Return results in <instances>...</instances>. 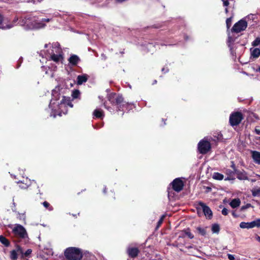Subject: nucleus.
<instances>
[{
	"label": "nucleus",
	"mask_w": 260,
	"mask_h": 260,
	"mask_svg": "<svg viewBox=\"0 0 260 260\" xmlns=\"http://www.w3.org/2000/svg\"><path fill=\"white\" fill-rule=\"evenodd\" d=\"M59 93L58 90L54 89L52 91V99L49 105V108L51 110L50 116L55 117L56 115L61 116V113H67L66 107L69 106L71 108L73 107L70 97L62 96L59 101Z\"/></svg>",
	"instance_id": "f257e3e1"
},
{
	"label": "nucleus",
	"mask_w": 260,
	"mask_h": 260,
	"mask_svg": "<svg viewBox=\"0 0 260 260\" xmlns=\"http://www.w3.org/2000/svg\"><path fill=\"white\" fill-rule=\"evenodd\" d=\"M107 99L112 105V107L109 106L107 102L104 103V106L110 112H114L115 110L117 111H123L124 108H126L128 104L123 101L122 96L115 93H110L108 94Z\"/></svg>",
	"instance_id": "f03ea898"
},
{
	"label": "nucleus",
	"mask_w": 260,
	"mask_h": 260,
	"mask_svg": "<svg viewBox=\"0 0 260 260\" xmlns=\"http://www.w3.org/2000/svg\"><path fill=\"white\" fill-rule=\"evenodd\" d=\"M51 18H44L42 20H36L34 17L26 16L25 18H20L19 20L18 17H15L13 21L14 26L15 24L19 20L18 24L20 25H26L30 28H41L45 26V22H48Z\"/></svg>",
	"instance_id": "7ed1b4c3"
},
{
	"label": "nucleus",
	"mask_w": 260,
	"mask_h": 260,
	"mask_svg": "<svg viewBox=\"0 0 260 260\" xmlns=\"http://www.w3.org/2000/svg\"><path fill=\"white\" fill-rule=\"evenodd\" d=\"M46 57H49L50 60L56 63L61 61L63 59L62 51L58 42L53 43L51 48L47 50L45 54Z\"/></svg>",
	"instance_id": "20e7f679"
},
{
	"label": "nucleus",
	"mask_w": 260,
	"mask_h": 260,
	"mask_svg": "<svg viewBox=\"0 0 260 260\" xmlns=\"http://www.w3.org/2000/svg\"><path fill=\"white\" fill-rule=\"evenodd\" d=\"M64 255L68 260H81L83 256V252L80 248L69 247L66 249Z\"/></svg>",
	"instance_id": "39448f33"
},
{
	"label": "nucleus",
	"mask_w": 260,
	"mask_h": 260,
	"mask_svg": "<svg viewBox=\"0 0 260 260\" xmlns=\"http://www.w3.org/2000/svg\"><path fill=\"white\" fill-rule=\"evenodd\" d=\"M12 232L14 235L20 238H27V234L25 229L21 225L16 224L12 228Z\"/></svg>",
	"instance_id": "423d86ee"
},
{
	"label": "nucleus",
	"mask_w": 260,
	"mask_h": 260,
	"mask_svg": "<svg viewBox=\"0 0 260 260\" xmlns=\"http://www.w3.org/2000/svg\"><path fill=\"white\" fill-rule=\"evenodd\" d=\"M247 27V21L244 19H242L234 25L231 32L232 33H239L245 30Z\"/></svg>",
	"instance_id": "0eeeda50"
},
{
	"label": "nucleus",
	"mask_w": 260,
	"mask_h": 260,
	"mask_svg": "<svg viewBox=\"0 0 260 260\" xmlns=\"http://www.w3.org/2000/svg\"><path fill=\"white\" fill-rule=\"evenodd\" d=\"M243 119L241 113L237 112L231 114L230 117V123L233 126L238 125Z\"/></svg>",
	"instance_id": "6e6552de"
},
{
	"label": "nucleus",
	"mask_w": 260,
	"mask_h": 260,
	"mask_svg": "<svg viewBox=\"0 0 260 260\" xmlns=\"http://www.w3.org/2000/svg\"><path fill=\"white\" fill-rule=\"evenodd\" d=\"M198 148L200 153L205 154L210 149L211 145L209 141L203 139L198 143Z\"/></svg>",
	"instance_id": "1a4fd4ad"
},
{
	"label": "nucleus",
	"mask_w": 260,
	"mask_h": 260,
	"mask_svg": "<svg viewBox=\"0 0 260 260\" xmlns=\"http://www.w3.org/2000/svg\"><path fill=\"white\" fill-rule=\"evenodd\" d=\"M240 227L241 229H252L254 228H260V218H257L251 222H241L240 223Z\"/></svg>",
	"instance_id": "9d476101"
},
{
	"label": "nucleus",
	"mask_w": 260,
	"mask_h": 260,
	"mask_svg": "<svg viewBox=\"0 0 260 260\" xmlns=\"http://www.w3.org/2000/svg\"><path fill=\"white\" fill-rule=\"evenodd\" d=\"M172 188L175 191L179 192L182 190L184 186V183L181 178H177L175 179L171 183Z\"/></svg>",
	"instance_id": "9b49d317"
},
{
	"label": "nucleus",
	"mask_w": 260,
	"mask_h": 260,
	"mask_svg": "<svg viewBox=\"0 0 260 260\" xmlns=\"http://www.w3.org/2000/svg\"><path fill=\"white\" fill-rule=\"evenodd\" d=\"M235 39L233 37V36L231 35V33L229 32L228 34V39L227 41V44L230 48V50L231 51V53L233 56L236 55V51L235 50V44H234Z\"/></svg>",
	"instance_id": "f8f14e48"
},
{
	"label": "nucleus",
	"mask_w": 260,
	"mask_h": 260,
	"mask_svg": "<svg viewBox=\"0 0 260 260\" xmlns=\"http://www.w3.org/2000/svg\"><path fill=\"white\" fill-rule=\"evenodd\" d=\"M199 205L202 208L203 211L204 213V215L206 217V218L209 219H211L213 214L210 208L209 207L207 206L204 203L202 202H200L199 203Z\"/></svg>",
	"instance_id": "ddd939ff"
},
{
	"label": "nucleus",
	"mask_w": 260,
	"mask_h": 260,
	"mask_svg": "<svg viewBox=\"0 0 260 260\" xmlns=\"http://www.w3.org/2000/svg\"><path fill=\"white\" fill-rule=\"evenodd\" d=\"M20 188L22 189L27 188L31 184V181L27 178H23V180L17 182Z\"/></svg>",
	"instance_id": "4468645a"
},
{
	"label": "nucleus",
	"mask_w": 260,
	"mask_h": 260,
	"mask_svg": "<svg viewBox=\"0 0 260 260\" xmlns=\"http://www.w3.org/2000/svg\"><path fill=\"white\" fill-rule=\"evenodd\" d=\"M251 157L254 162L260 165V152L257 151H251Z\"/></svg>",
	"instance_id": "2eb2a0df"
},
{
	"label": "nucleus",
	"mask_w": 260,
	"mask_h": 260,
	"mask_svg": "<svg viewBox=\"0 0 260 260\" xmlns=\"http://www.w3.org/2000/svg\"><path fill=\"white\" fill-rule=\"evenodd\" d=\"M237 177L239 180H244L248 179V176L244 171L235 170Z\"/></svg>",
	"instance_id": "dca6fc26"
},
{
	"label": "nucleus",
	"mask_w": 260,
	"mask_h": 260,
	"mask_svg": "<svg viewBox=\"0 0 260 260\" xmlns=\"http://www.w3.org/2000/svg\"><path fill=\"white\" fill-rule=\"evenodd\" d=\"M72 66H76L80 61L79 57L76 55H72L68 59Z\"/></svg>",
	"instance_id": "f3484780"
},
{
	"label": "nucleus",
	"mask_w": 260,
	"mask_h": 260,
	"mask_svg": "<svg viewBox=\"0 0 260 260\" xmlns=\"http://www.w3.org/2000/svg\"><path fill=\"white\" fill-rule=\"evenodd\" d=\"M127 252L129 256L132 257H135L138 255L139 250L137 248L131 247L128 248Z\"/></svg>",
	"instance_id": "a211bd4d"
},
{
	"label": "nucleus",
	"mask_w": 260,
	"mask_h": 260,
	"mask_svg": "<svg viewBox=\"0 0 260 260\" xmlns=\"http://www.w3.org/2000/svg\"><path fill=\"white\" fill-rule=\"evenodd\" d=\"M251 56L254 58H258L260 55V49L257 48H250Z\"/></svg>",
	"instance_id": "6ab92c4d"
},
{
	"label": "nucleus",
	"mask_w": 260,
	"mask_h": 260,
	"mask_svg": "<svg viewBox=\"0 0 260 260\" xmlns=\"http://www.w3.org/2000/svg\"><path fill=\"white\" fill-rule=\"evenodd\" d=\"M88 76L86 74L79 75L77 78V82L78 85H81L87 81Z\"/></svg>",
	"instance_id": "aec40b11"
},
{
	"label": "nucleus",
	"mask_w": 260,
	"mask_h": 260,
	"mask_svg": "<svg viewBox=\"0 0 260 260\" xmlns=\"http://www.w3.org/2000/svg\"><path fill=\"white\" fill-rule=\"evenodd\" d=\"M4 21V17L3 15L0 14V28L3 29H10L13 27V25L12 24H8L6 25H4L2 24L3 22Z\"/></svg>",
	"instance_id": "412c9836"
},
{
	"label": "nucleus",
	"mask_w": 260,
	"mask_h": 260,
	"mask_svg": "<svg viewBox=\"0 0 260 260\" xmlns=\"http://www.w3.org/2000/svg\"><path fill=\"white\" fill-rule=\"evenodd\" d=\"M240 204V200L239 199H235L233 200L230 203V205L233 208L238 207Z\"/></svg>",
	"instance_id": "4be33fe9"
},
{
	"label": "nucleus",
	"mask_w": 260,
	"mask_h": 260,
	"mask_svg": "<svg viewBox=\"0 0 260 260\" xmlns=\"http://www.w3.org/2000/svg\"><path fill=\"white\" fill-rule=\"evenodd\" d=\"M0 242L6 247L10 246V243L9 241L2 235L0 236Z\"/></svg>",
	"instance_id": "5701e85b"
},
{
	"label": "nucleus",
	"mask_w": 260,
	"mask_h": 260,
	"mask_svg": "<svg viewBox=\"0 0 260 260\" xmlns=\"http://www.w3.org/2000/svg\"><path fill=\"white\" fill-rule=\"evenodd\" d=\"M93 115L97 118H102L104 116L103 111L100 109H95L93 112Z\"/></svg>",
	"instance_id": "b1692460"
},
{
	"label": "nucleus",
	"mask_w": 260,
	"mask_h": 260,
	"mask_svg": "<svg viewBox=\"0 0 260 260\" xmlns=\"http://www.w3.org/2000/svg\"><path fill=\"white\" fill-rule=\"evenodd\" d=\"M213 178L217 180H221L223 179V175L220 173H214L212 176Z\"/></svg>",
	"instance_id": "393cba45"
},
{
	"label": "nucleus",
	"mask_w": 260,
	"mask_h": 260,
	"mask_svg": "<svg viewBox=\"0 0 260 260\" xmlns=\"http://www.w3.org/2000/svg\"><path fill=\"white\" fill-rule=\"evenodd\" d=\"M18 255L17 251L15 249L13 250L10 252V258L12 260H17L18 258Z\"/></svg>",
	"instance_id": "a878e982"
},
{
	"label": "nucleus",
	"mask_w": 260,
	"mask_h": 260,
	"mask_svg": "<svg viewBox=\"0 0 260 260\" xmlns=\"http://www.w3.org/2000/svg\"><path fill=\"white\" fill-rule=\"evenodd\" d=\"M80 92L79 90L76 89L72 91V96L73 99H77L79 97Z\"/></svg>",
	"instance_id": "bb28decb"
},
{
	"label": "nucleus",
	"mask_w": 260,
	"mask_h": 260,
	"mask_svg": "<svg viewBox=\"0 0 260 260\" xmlns=\"http://www.w3.org/2000/svg\"><path fill=\"white\" fill-rule=\"evenodd\" d=\"M212 231L213 233H218L219 231V226L217 224H214L212 226Z\"/></svg>",
	"instance_id": "cd10ccee"
},
{
	"label": "nucleus",
	"mask_w": 260,
	"mask_h": 260,
	"mask_svg": "<svg viewBox=\"0 0 260 260\" xmlns=\"http://www.w3.org/2000/svg\"><path fill=\"white\" fill-rule=\"evenodd\" d=\"M15 250L17 251L18 254H21V257H23V252H23L22 248L19 245H17L16 246V249H15Z\"/></svg>",
	"instance_id": "c85d7f7f"
},
{
	"label": "nucleus",
	"mask_w": 260,
	"mask_h": 260,
	"mask_svg": "<svg viewBox=\"0 0 260 260\" xmlns=\"http://www.w3.org/2000/svg\"><path fill=\"white\" fill-rule=\"evenodd\" d=\"M232 22V17H230L226 19V25L228 29H229L230 26H231Z\"/></svg>",
	"instance_id": "c756f323"
},
{
	"label": "nucleus",
	"mask_w": 260,
	"mask_h": 260,
	"mask_svg": "<svg viewBox=\"0 0 260 260\" xmlns=\"http://www.w3.org/2000/svg\"><path fill=\"white\" fill-rule=\"evenodd\" d=\"M260 44V38H257L252 43V45L254 47L257 46Z\"/></svg>",
	"instance_id": "7c9ffc66"
},
{
	"label": "nucleus",
	"mask_w": 260,
	"mask_h": 260,
	"mask_svg": "<svg viewBox=\"0 0 260 260\" xmlns=\"http://www.w3.org/2000/svg\"><path fill=\"white\" fill-rule=\"evenodd\" d=\"M197 230L201 235L203 236L205 235L206 232L205 229L202 228L201 227H198Z\"/></svg>",
	"instance_id": "2f4dec72"
},
{
	"label": "nucleus",
	"mask_w": 260,
	"mask_h": 260,
	"mask_svg": "<svg viewBox=\"0 0 260 260\" xmlns=\"http://www.w3.org/2000/svg\"><path fill=\"white\" fill-rule=\"evenodd\" d=\"M21 2H27L30 3L31 2L34 4H36L38 3H40L42 0H20Z\"/></svg>",
	"instance_id": "473e14b6"
},
{
	"label": "nucleus",
	"mask_w": 260,
	"mask_h": 260,
	"mask_svg": "<svg viewBox=\"0 0 260 260\" xmlns=\"http://www.w3.org/2000/svg\"><path fill=\"white\" fill-rule=\"evenodd\" d=\"M185 234L190 239L193 238V235L190 233L189 230H186L184 231Z\"/></svg>",
	"instance_id": "72a5a7b5"
},
{
	"label": "nucleus",
	"mask_w": 260,
	"mask_h": 260,
	"mask_svg": "<svg viewBox=\"0 0 260 260\" xmlns=\"http://www.w3.org/2000/svg\"><path fill=\"white\" fill-rule=\"evenodd\" d=\"M165 217V216L164 215L161 216V217H160V218L159 219V221L157 222L156 229H158L160 226V225L161 224V223L163 222Z\"/></svg>",
	"instance_id": "f704fd0d"
},
{
	"label": "nucleus",
	"mask_w": 260,
	"mask_h": 260,
	"mask_svg": "<svg viewBox=\"0 0 260 260\" xmlns=\"http://www.w3.org/2000/svg\"><path fill=\"white\" fill-rule=\"evenodd\" d=\"M32 252L31 249H28L25 252H23V257L28 256Z\"/></svg>",
	"instance_id": "c9c22d12"
},
{
	"label": "nucleus",
	"mask_w": 260,
	"mask_h": 260,
	"mask_svg": "<svg viewBox=\"0 0 260 260\" xmlns=\"http://www.w3.org/2000/svg\"><path fill=\"white\" fill-rule=\"evenodd\" d=\"M260 193V188H255L252 190V195H257Z\"/></svg>",
	"instance_id": "e433bc0d"
},
{
	"label": "nucleus",
	"mask_w": 260,
	"mask_h": 260,
	"mask_svg": "<svg viewBox=\"0 0 260 260\" xmlns=\"http://www.w3.org/2000/svg\"><path fill=\"white\" fill-rule=\"evenodd\" d=\"M221 213L223 215H228V213H229V211H228V210L226 208H223L221 211Z\"/></svg>",
	"instance_id": "4c0bfd02"
},
{
	"label": "nucleus",
	"mask_w": 260,
	"mask_h": 260,
	"mask_svg": "<svg viewBox=\"0 0 260 260\" xmlns=\"http://www.w3.org/2000/svg\"><path fill=\"white\" fill-rule=\"evenodd\" d=\"M250 206H251L250 204H247V205H245V206H243L241 207V210H245V209H246L248 208H249V207H250Z\"/></svg>",
	"instance_id": "58836bf2"
},
{
	"label": "nucleus",
	"mask_w": 260,
	"mask_h": 260,
	"mask_svg": "<svg viewBox=\"0 0 260 260\" xmlns=\"http://www.w3.org/2000/svg\"><path fill=\"white\" fill-rule=\"evenodd\" d=\"M228 256L230 260H234L235 259V256L234 255H232L231 254H228Z\"/></svg>",
	"instance_id": "ea45409f"
},
{
	"label": "nucleus",
	"mask_w": 260,
	"mask_h": 260,
	"mask_svg": "<svg viewBox=\"0 0 260 260\" xmlns=\"http://www.w3.org/2000/svg\"><path fill=\"white\" fill-rule=\"evenodd\" d=\"M43 205L46 208H47L49 206V204L47 202H44L43 203Z\"/></svg>",
	"instance_id": "a19ab883"
},
{
	"label": "nucleus",
	"mask_w": 260,
	"mask_h": 260,
	"mask_svg": "<svg viewBox=\"0 0 260 260\" xmlns=\"http://www.w3.org/2000/svg\"><path fill=\"white\" fill-rule=\"evenodd\" d=\"M19 217L18 218H19L20 219H25V216H24V214H19Z\"/></svg>",
	"instance_id": "79ce46f5"
},
{
	"label": "nucleus",
	"mask_w": 260,
	"mask_h": 260,
	"mask_svg": "<svg viewBox=\"0 0 260 260\" xmlns=\"http://www.w3.org/2000/svg\"><path fill=\"white\" fill-rule=\"evenodd\" d=\"M255 132L257 135H260V129L255 128Z\"/></svg>",
	"instance_id": "37998d69"
},
{
	"label": "nucleus",
	"mask_w": 260,
	"mask_h": 260,
	"mask_svg": "<svg viewBox=\"0 0 260 260\" xmlns=\"http://www.w3.org/2000/svg\"><path fill=\"white\" fill-rule=\"evenodd\" d=\"M232 168L233 169V170H234V171L235 172V170H237L236 169V167H235V165L233 163L232 165Z\"/></svg>",
	"instance_id": "c03bdc74"
},
{
	"label": "nucleus",
	"mask_w": 260,
	"mask_h": 260,
	"mask_svg": "<svg viewBox=\"0 0 260 260\" xmlns=\"http://www.w3.org/2000/svg\"><path fill=\"white\" fill-rule=\"evenodd\" d=\"M162 71L165 72V73H167L168 72V69H165V68L162 69Z\"/></svg>",
	"instance_id": "a18cd8bd"
},
{
	"label": "nucleus",
	"mask_w": 260,
	"mask_h": 260,
	"mask_svg": "<svg viewBox=\"0 0 260 260\" xmlns=\"http://www.w3.org/2000/svg\"><path fill=\"white\" fill-rule=\"evenodd\" d=\"M256 240L260 242V237L257 236L256 237Z\"/></svg>",
	"instance_id": "49530a36"
},
{
	"label": "nucleus",
	"mask_w": 260,
	"mask_h": 260,
	"mask_svg": "<svg viewBox=\"0 0 260 260\" xmlns=\"http://www.w3.org/2000/svg\"><path fill=\"white\" fill-rule=\"evenodd\" d=\"M256 72L260 73V67L256 70Z\"/></svg>",
	"instance_id": "de8ad7c7"
},
{
	"label": "nucleus",
	"mask_w": 260,
	"mask_h": 260,
	"mask_svg": "<svg viewBox=\"0 0 260 260\" xmlns=\"http://www.w3.org/2000/svg\"><path fill=\"white\" fill-rule=\"evenodd\" d=\"M49 46H50V44H45V48H47V47H48Z\"/></svg>",
	"instance_id": "09e8293b"
},
{
	"label": "nucleus",
	"mask_w": 260,
	"mask_h": 260,
	"mask_svg": "<svg viewBox=\"0 0 260 260\" xmlns=\"http://www.w3.org/2000/svg\"><path fill=\"white\" fill-rule=\"evenodd\" d=\"M231 173H232L231 171L227 170V174H231Z\"/></svg>",
	"instance_id": "8fccbe9b"
},
{
	"label": "nucleus",
	"mask_w": 260,
	"mask_h": 260,
	"mask_svg": "<svg viewBox=\"0 0 260 260\" xmlns=\"http://www.w3.org/2000/svg\"><path fill=\"white\" fill-rule=\"evenodd\" d=\"M230 178L229 177H227L225 179V180H230Z\"/></svg>",
	"instance_id": "3c124183"
},
{
	"label": "nucleus",
	"mask_w": 260,
	"mask_h": 260,
	"mask_svg": "<svg viewBox=\"0 0 260 260\" xmlns=\"http://www.w3.org/2000/svg\"><path fill=\"white\" fill-rule=\"evenodd\" d=\"M256 139H257V140H260V137H257V138H256Z\"/></svg>",
	"instance_id": "603ef678"
},
{
	"label": "nucleus",
	"mask_w": 260,
	"mask_h": 260,
	"mask_svg": "<svg viewBox=\"0 0 260 260\" xmlns=\"http://www.w3.org/2000/svg\"><path fill=\"white\" fill-rule=\"evenodd\" d=\"M233 216H236V215H235V214L234 212L233 213Z\"/></svg>",
	"instance_id": "864d4df0"
},
{
	"label": "nucleus",
	"mask_w": 260,
	"mask_h": 260,
	"mask_svg": "<svg viewBox=\"0 0 260 260\" xmlns=\"http://www.w3.org/2000/svg\"><path fill=\"white\" fill-rule=\"evenodd\" d=\"M156 83V80H155V81H154V83Z\"/></svg>",
	"instance_id": "5fc2aeb1"
}]
</instances>
